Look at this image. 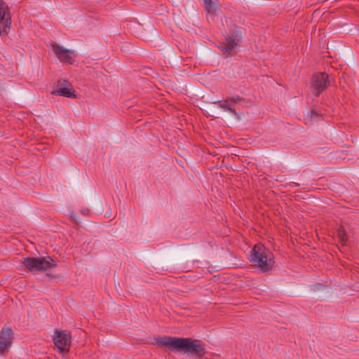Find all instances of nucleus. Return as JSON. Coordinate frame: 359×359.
Returning a JSON list of instances; mask_svg holds the SVG:
<instances>
[{
  "mask_svg": "<svg viewBox=\"0 0 359 359\" xmlns=\"http://www.w3.org/2000/svg\"><path fill=\"white\" fill-rule=\"evenodd\" d=\"M154 344L170 351H184L185 353L193 354L198 358L205 354V344L198 339L165 336L154 339Z\"/></svg>",
  "mask_w": 359,
  "mask_h": 359,
  "instance_id": "f257e3e1",
  "label": "nucleus"
},
{
  "mask_svg": "<svg viewBox=\"0 0 359 359\" xmlns=\"http://www.w3.org/2000/svg\"><path fill=\"white\" fill-rule=\"evenodd\" d=\"M13 332L8 327H4L0 332V355L4 354L11 346Z\"/></svg>",
  "mask_w": 359,
  "mask_h": 359,
  "instance_id": "423d86ee",
  "label": "nucleus"
},
{
  "mask_svg": "<svg viewBox=\"0 0 359 359\" xmlns=\"http://www.w3.org/2000/svg\"><path fill=\"white\" fill-rule=\"evenodd\" d=\"M51 46L54 53L60 61L70 64L73 62L75 56L73 51L65 49L56 43H53Z\"/></svg>",
  "mask_w": 359,
  "mask_h": 359,
  "instance_id": "6e6552de",
  "label": "nucleus"
},
{
  "mask_svg": "<svg viewBox=\"0 0 359 359\" xmlns=\"http://www.w3.org/2000/svg\"><path fill=\"white\" fill-rule=\"evenodd\" d=\"M249 259L255 266L270 268L273 266L272 253L261 244L254 246L249 255Z\"/></svg>",
  "mask_w": 359,
  "mask_h": 359,
  "instance_id": "f03ea898",
  "label": "nucleus"
},
{
  "mask_svg": "<svg viewBox=\"0 0 359 359\" xmlns=\"http://www.w3.org/2000/svg\"><path fill=\"white\" fill-rule=\"evenodd\" d=\"M23 263L28 269H47L57 266L54 260L50 257L27 258L24 259Z\"/></svg>",
  "mask_w": 359,
  "mask_h": 359,
  "instance_id": "7ed1b4c3",
  "label": "nucleus"
},
{
  "mask_svg": "<svg viewBox=\"0 0 359 359\" xmlns=\"http://www.w3.org/2000/svg\"><path fill=\"white\" fill-rule=\"evenodd\" d=\"M38 279H41L43 281H49L52 279H56L60 276L53 273L54 271H32Z\"/></svg>",
  "mask_w": 359,
  "mask_h": 359,
  "instance_id": "9d476101",
  "label": "nucleus"
},
{
  "mask_svg": "<svg viewBox=\"0 0 359 359\" xmlns=\"http://www.w3.org/2000/svg\"><path fill=\"white\" fill-rule=\"evenodd\" d=\"M236 46V42L234 39H232L230 37L226 39V43L224 46L222 47V50L224 51L228 52L232 50L235 48Z\"/></svg>",
  "mask_w": 359,
  "mask_h": 359,
  "instance_id": "f8f14e48",
  "label": "nucleus"
},
{
  "mask_svg": "<svg viewBox=\"0 0 359 359\" xmlns=\"http://www.w3.org/2000/svg\"><path fill=\"white\" fill-rule=\"evenodd\" d=\"M11 25V17L8 5L0 0V35L7 34Z\"/></svg>",
  "mask_w": 359,
  "mask_h": 359,
  "instance_id": "39448f33",
  "label": "nucleus"
},
{
  "mask_svg": "<svg viewBox=\"0 0 359 359\" xmlns=\"http://www.w3.org/2000/svg\"><path fill=\"white\" fill-rule=\"evenodd\" d=\"M53 340L59 353L69 352L72 342V337L69 332L55 330Z\"/></svg>",
  "mask_w": 359,
  "mask_h": 359,
  "instance_id": "20e7f679",
  "label": "nucleus"
},
{
  "mask_svg": "<svg viewBox=\"0 0 359 359\" xmlns=\"http://www.w3.org/2000/svg\"><path fill=\"white\" fill-rule=\"evenodd\" d=\"M222 107L225 109H228L229 110L231 111V109L230 107H229V104L224 103L222 104Z\"/></svg>",
  "mask_w": 359,
  "mask_h": 359,
  "instance_id": "4468645a",
  "label": "nucleus"
},
{
  "mask_svg": "<svg viewBox=\"0 0 359 359\" xmlns=\"http://www.w3.org/2000/svg\"><path fill=\"white\" fill-rule=\"evenodd\" d=\"M327 76L323 73L316 74L313 75L311 86L318 94L327 87Z\"/></svg>",
  "mask_w": 359,
  "mask_h": 359,
  "instance_id": "1a4fd4ad",
  "label": "nucleus"
},
{
  "mask_svg": "<svg viewBox=\"0 0 359 359\" xmlns=\"http://www.w3.org/2000/svg\"><path fill=\"white\" fill-rule=\"evenodd\" d=\"M338 236L341 241V243H344L346 240V236L344 230L341 229L338 232Z\"/></svg>",
  "mask_w": 359,
  "mask_h": 359,
  "instance_id": "ddd939ff",
  "label": "nucleus"
},
{
  "mask_svg": "<svg viewBox=\"0 0 359 359\" xmlns=\"http://www.w3.org/2000/svg\"><path fill=\"white\" fill-rule=\"evenodd\" d=\"M205 6V8L208 13V18H211L213 19L212 16L213 14L218 15L219 14V11L217 9V6L215 4H214L211 0H203Z\"/></svg>",
  "mask_w": 359,
  "mask_h": 359,
  "instance_id": "9b49d317",
  "label": "nucleus"
},
{
  "mask_svg": "<svg viewBox=\"0 0 359 359\" xmlns=\"http://www.w3.org/2000/svg\"><path fill=\"white\" fill-rule=\"evenodd\" d=\"M52 93L67 97H74L76 96L71 83L65 80L59 81Z\"/></svg>",
  "mask_w": 359,
  "mask_h": 359,
  "instance_id": "0eeeda50",
  "label": "nucleus"
}]
</instances>
